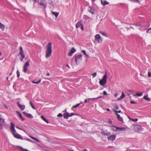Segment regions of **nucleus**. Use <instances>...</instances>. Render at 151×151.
<instances>
[{
  "label": "nucleus",
  "instance_id": "f257e3e1",
  "mask_svg": "<svg viewBox=\"0 0 151 151\" xmlns=\"http://www.w3.org/2000/svg\"><path fill=\"white\" fill-rule=\"evenodd\" d=\"M47 50L46 51L45 57L47 58H48L50 56L52 53V44L50 42L47 45Z\"/></svg>",
  "mask_w": 151,
  "mask_h": 151
},
{
  "label": "nucleus",
  "instance_id": "f03ea898",
  "mask_svg": "<svg viewBox=\"0 0 151 151\" xmlns=\"http://www.w3.org/2000/svg\"><path fill=\"white\" fill-rule=\"evenodd\" d=\"M11 129L12 131V133L15 138L22 140L24 139L22 138V137L16 132L15 128Z\"/></svg>",
  "mask_w": 151,
  "mask_h": 151
},
{
  "label": "nucleus",
  "instance_id": "7ed1b4c3",
  "mask_svg": "<svg viewBox=\"0 0 151 151\" xmlns=\"http://www.w3.org/2000/svg\"><path fill=\"white\" fill-rule=\"evenodd\" d=\"M106 72V71L105 74L103 78L100 80L99 81L100 84L101 86H104L106 83L107 81Z\"/></svg>",
  "mask_w": 151,
  "mask_h": 151
},
{
  "label": "nucleus",
  "instance_id": "20e7f679",
  "mask_svg": "<svg viewBox=\"0 0 151 151\" xmlns=\"http://www.w3.org/2000/svg\"><path fill=\"white\" fill-rule=\"evenodd\" d=\"M95 40L98 42L99 43L102 42V40L101 37L99 34L96 35L95 36Z\"/></svg>",
  "mask_w": 151,
  "mask_h": 151
},
{
  "label": "nucleus",
  "instance_id": "39448f33",
  "mask_svg": "<svg viewBox=\"0 0 151 151\" xmlns=\"http://www.w3.org/2000/svg\"><path fill=\"white\" fill-rule=\"evenodd\" d=\"M20 51L19 54L21 55V58L20 59V61H22L23 60V59L25 57V55H24V52L23 50L22 47H20Z\"/></svg>",
  "mask_w": 151,
  "mask_h": 151
},
{
  "label": "nucleus",
  "instance_id": "423d86ee",
  "mask_svg": "<svg viewBox=\"0 0 151 151\" xmlns=\"http://www.w3.org/2000/svg\"><path fill=\"white\" fill-rule=\"evenodd\" d=\"M44 1L45 0H38V2L41 6V8L42 9L45 8L46 7L44 2Z\"/></svg>",
  "mask_w": 151,
  "mask_h": 151
},
{
  "label": "nucleus",
  "instance_id": "0eeeda50",
  "mask_svg": "<svg viewBox=\"0 0 151 151\" xmlns=\"http://www.w3.org/2000/svg\"><path fill=\"white\" fill-rule=\"evenodd\" d=\"M29 60L26 62L23 67V71L24 72L26 73L27 71V68L29 65Z\"/></svg>",
  "mask_w": 151,
  "mask_h": 151
},
{
  "label": "nucleus",
  "instance_id": "6e6552de",
  "mask_svg": "<svg viewBox=\"0 0 151 151\" xmlns=\"http://www.w3.org/2000/svg\"><path fill=\"white\" fill-rule=\"evenodd\" d=\"M101 133L104 136H108L111 134L110 132H108L107 130H104L103 129L101 130Z\"/></svg>",
  "mask_w": 151,
  "mask_h": 151
},
{
  "label": "nucleus",
  "instance_id": "1a4fd4ad",
  "mask_svg": "<svg viewBox=\"0 0 151 151\" xmlns=\"http://www.w3.org/2000/svg\"><path fill=\"white\" fill-rule=\"evenodd\" d=\"M76 51V49L74 47H73L70 50L69 52L68 53V55L69 56H71Z\"/></svg>",
  "mask_w": 151,
  "mask_h": 151
},
{
  "label": "nucleus",
  "instance_id": "9d476101",
  "mask_svg": "<svg viewBox=\"0 0 151 151\" xmlns=\"http://www.w3.org/2000/svg\"><path fill=\"white\" fill-rule=\"evenodd\" d=\"M18 106H19L20 109L22 110H23L25 108V106L24 105H22L20 104L19 102L17 103Z\"/></svg>",
  "mask_w": 151,
  "mask_h": 151
},
{
  "label": "nucleus",
  "instance_id": "9b49d317",
  "mask_svg": "<svg viewBox=\"0 0 151 151\" xmlns=\"http://www.w3.org/2000/svg\"><path fill=\"white\" fill-rule=\"evenodd\" d=\"M102 98V96H99L97 98H89V99H86L85 100L84 102L85 103H87L88 100L89 101L90 100H91L92 101H94V100H95L96 99H99L100 98Z\"/></svg>",
  "mask_w": 151,
  "mask_h": 151
},
{
  "label": "nucleus",
  "instance_id": "f8f14e48",
  "mask_svg": "<svg viewBox=\"0 0 151 151\" xmlns=\"http://www.w3.org/2000/svg\"><path fill=\"white\" fill-rule=\"evenodd\" d=\"M116 135H111L108 137V140L113 141L115 139Z\"/></svg>",
  "mask_w": 151,
  "mask_h": 151
},
{
  "label": "nucleus",
  "instance_id": "ddd939ff",
  "mask_svg": "<svg viewBox=\"0 0 151 151\" xmlns=\"http://www.w3.org/2000/svg\"><path fill=\"white\" fill-rule=\"evenodd\" d=\"M82 55H78L76 58L75 61L76 63H77V62L78 60H82Z\"/></svg>",
  "mask_w": 151,
  "mask_h": 151
},
{
  "label": "nucleus",
  "instance_id": "4468645a",
  "mask_svg": "<svg viewBox=\"0 0 151 151\" xmlns=\"http://www.w3.org/2000/svg\"><path fill=\"white\" fill-rule=\"evenodd\" d=\"M101 4L103 6H105L106 5H108L109 4V2L106 1L105 0H101Z\"/></svg>",
  "mask_w": 151,
  "mask_h": 151
},
{
  "label": "nucleus",
  "instance_id": "2eb2a0df",
  "mask_svg": "<svg viewBox=\"0 0 151 151\" xmlns=\"http://www.w3.org/2000/svg\"><path fill=\"white\" fill-rule=\"evenodd\" d=\"M48 3L50 4V8H53L54 7V5L53 2L51 0H49Z\"/></svg>",
  "mask_w": 151,
  "mask_h": 151
},
{
  "label": "nucleus",
  "instance_id": "dca6fc26",
  "mask_svg": "<svg viewBox=\"0 0 151 151\" xmlns=\"http://www.w3.org/2000/svg\"><path fill=\"white\" fill-rule=\"evenodd\" d=\"M125 96V95L124 93V92H122V95L121 96H120V97L118 98L117 100V101H119V100H121L123 98H124Z\"/></svg>",
  "mask_w": 151,
  "mask_h": 151
},
{
  "label": "nucleus",
  "instance_id": "f3484780",
  "mask_svg": "<svg viewBox=\"0 0 151 151\" xmlns=\"http://www.w3.org/2000/svg\"><path fill=\"white\" fill-rule=\"evenodd\" d=\"M16 112L19 115L20 119H22V121L25 120V118L22 117L21 114L19 111H16Z\"/></svg>",
  "mask_w": 151,
  "mask_h": 151
},
{
  "label": "nucleus",
  "instance_id": "a211bd4d",
  "mask_svg": "<svg viewBox=\"0 0 151 151\" xmlns=\"http://www.w3.org/2000/svg\"><path fill=\"white\" fill-rule=\"evenodd\" d=\"M69 116V113L68 112L65 113L63 115V117L65 119H68Z\"/></svg>",
  "mask_w": 151,
  "mask_h": 151
},
{
  "label": "nucleus",
  "instance_id": "6ab92c4d",
  "mask_svg": "<svg viewBox=\"0 0 151 151\" xmlns=\"http://www.w3.org/2000/svg\"><path fill=\"white\" fill-rule=\"evenodd\" d=\"M141 128H142L140 126L137 127H135V129L136 131L138 132H140L142 130Z\"/></svg>",
  "mask_w": 151,
  "mask_h": 151
},
{
  "label": "nucleus",
  "instance_id": "aec40b11",
  "mask_svg": "<svg viewBox=\"0 0 151 151\" xmlns=\"http://www.w3.org/2000/svg\"><path fill=\"white\" fill-rule=\"evenodd\" d=\"M117 115L118 119L121 122H123V119L122 117L120 116L119 114H116Z\"/></svg>",
  "mask_w": 151,
  "mask_h": 151
},
{
  "label": "nucleus",
  "instance_id": "412c9836",
  "mask_svg": "<svg viewBox=\"0 0 151 151\" xmlns=\"http://www.w3.org/2000/svg\"><path fill=\"white\" fill-rule=\"evenodd\" d=\"M41 118L42 120H43L45 122L47 123L48 124L49 123L48 121L47 120V119H46L45 118L43 115H41Z\"/></svg>",
  "mask_w": 151,
  "mask_h": 151
},
{
  "label": "nucleus",
  "instance_id": "4be33fe9",
  "mask_svg": "<svg viewBox=\"0 0 151 151\" xmlns=\"http://www.w3.org/2000/svg\"><path fill=\"white\" fill-rule=\"evenodd\" d=\"M88 10L89 11L91 12L92 14H94V10L93 8H92L91 7H90V9H88Z\"/></svg>",
  "mask_w": 151,
  "mask_h": 151
},
{
  "label": "nucleus",
  "instance_id": "5701e85b",
  "mask_svg": "<svg viewBox=\"0 0 151 151\" xmlns=\"http://www.w3.org/2000/svg\"><path fill=\"white\" fill-rule=\"evenodd\" d=\"M82 24L81 23V22L77 23L76 25V28H79L81 25Z\"/></svg>",
  "mask_w": 151,
  "mask_h": 151
},
{
  "label": "nucleus",
  "instance_id": "b1692460",
  "mask_svg": "<svg viewBox=\"0 0 151 151\" xmlns=\"http://www.w3.org/2000/svg\"><path fill=\"white\" fill-rule=\"evenodd\" d=\"M119 130L120 131H125L126 130V128L125 127H118L117 128V130Z\"/></svg>",
  "mask_w": 151,
  "mask_h": 151
},
{
  "label": "nucleus",
  "instance_id": "393cba45",
  "mask_svg": "<svg viewBox=\"0 0 151 151\" xmlns=\"http://www.w3.org/2000/svg\"><path fill=\"white\" fill-rule=\"evenodd\" d=\"M0 27L1 29L3 31L4 29L5 26L4 25L0 22Z\"/></svg>",
  "mask_w": 151,
  "mask_h": 151
},
{
  "label": "nucleus",
  "instance_id": "a878e982",
  "mask_svg": "<svg viewBox=\"0 0 151 151\" xmlns=\"http://www.w3.org/2000/svg\"><path fill=\"white\" fill-rule=\"evenodd\" d=\"M52 14L54 15L56 17H57L59 15V13L54 12H52Z\"/></svg>",
  "mask_w": 151,
  "mask_h": 151
},
{
  "label": "nucleus",
  "instance_id": "bb28decb",
  "mask_svg": "<svg viewBox=\"0 0 151 151\" xmlns=\"http://www.w3.org/2000/svg\"><path fill=\"white\" fill-rule=\"evenodd\" d=\"M117 127L113 126L112 127V129L113 131H115L117 130Z\"/></svg>",
  "mask_w": 151,
  "mask_h": 151
},
{
  "label": "nucleus",
  "instance_id": "cd10ccee",
  "mask_svg": "<svg viewBox=\"0 0 151 151\" xmlns=\"http://www.w3.org/2000/svg\"><path fill=\"white\" fill-rule=\"evenodd\" d=\"M29 136L32 139H34V140H35L37 142H40L39 140L37 139V138H35V137H32V136Z\"/></svg>",
  "mask_w": 151,
  "mask_h": 151
},
{
  "label": "nucleus",
  "instance_id": "c85d7f7f",
  "mask_svg": "<svg viewBox=\"0 0 151 151\" xmlns=\"http://www.w3.org/2000/svg\"><path fill=\"white\" fill-rule=\"evenodd\" d=\"M16 128H18L20 130H21L22 131H23L25 133H26V134H27V132L25 131L24 130V129L23 128H20L18 126H16Z\"/></svg>",
  "mask_w": 151,
  "mask_h": 151
},
{
  "label": "nucleus",
  "instance_id": "c756f323",
  "mask_svg": "<svg viewBox=\"0 0 151 151\" xmlns=\"http://www.w3.org/2000/svg\"><path fill=\"white\" fill-rule=\"evenodd\" d=\"M143 98L146 100L148 101H150V99L149 98L147 97V95L144 96L143 97Z\"/></svg>",
  "mask_w": 151,
  "mask_h": 151
},
{
  "label": "nucleus",
  "instance_id": "7c9ffc66",
  "mask_svg": "<svg viewBox=\"0 0 151 151\" xmlns=\"http://www.w3.org/2000/svg\"><path fill=\"white\" fill-rule=\"evenodd\" d=\"M136 95L137 96H141L142 95V93H136Z\"/></svg>",
  "mask_w": 151,
  "mask_h": 151
},
{
  "label": "nucleus",
  "instance_id": "2f4dec72",
  "mask_svg": "<svg viewBox=\"0 0 151 151\" xmlns=\"http://www.w3.org/2000/svg\"><path fill=\"white\" fill-rule=\"evenodd\" d=\"M15 127V124L13 122H11V129L14 128Z\"/></svg>",
  "mask_w": 151,
  "mask_h": 151
},
{
  "label": "nucleus",
  "instance_id": "473e14b6",
  "mask_svg": "<svg viewBox=\"0 0 151 151\" xmlns=\"http://www.w3.org/2000/svg\"><path fill=\"white\" fill-rule=\"evenodd\" d=\"M100 33L101 34L103 35L104 36L106 37H107V36L105 32H102V31H100Z\"/></svg>",
  "mask_w": 151,
  "mask_h": 151
},
{
  "label": "nucleus",
  "instance_id": "72a5a7b5",
  "mask_svg": "<svg viewBox=\"0 0 151 151\" xmlns=\"http://www.w3.org/2000/svg\"><path fill=\"white\" fill-rule=\"evenodd\" d=\"M80 104H76V105H74V106H73L72 108V109L73 108H76L78 107L79 105H80Z\"/></svg>",
  "mask_w": 151,
  "mask_h": 151
},
{
  "label": "nucleus",
  "instance_id": "f704fd0d",
  "mask_svg": "<svg viewBox=\"0 0 151 151\" xmlns=\"http://www.w3.org/2000/svg\"><path fill=\"white\" fill-rule=\"evenodd\" d=\"M29 104H30V106H31L34 109H35V107L33 106L31 101H30V102H29Z\"/></svg>",
  "mask_w": 151,
  "mask_h": 151
},
{
  "label": "nucleus",
  "instance_id": "c9c22d12",
  "mask_svg": "<svg viewBox=\"0 0 151 151\" xmlns=\"http://www.w3.org/2000/svg\"><path fill=\"white\" fill-rule=\"evenodd\" d=\"M19 147L22 151H29L27 149H24L21 147Z\"/></svg>",
  "mask_w": 151,
  "mask_h": 151
},
{
  "label": "nucleus",
  "instance_id": "e433bc0d",
  "mask_svg": "<svg viewBox=\"0 0 151 151\" xmlns=\"http://www.w3.org/2000/svg\"><path fill=\"white\" fill-rule=\"evenodd\" d=\"M28 117H29L31 118H33V116H32V115L31 114H27V116Z\"/></svg>",
  "mask_w": 151,
  "mask_h": 151
},
{
  "label": "nucleus",
  "instance_id": "4c0bfd02",
  "mask_svg": "<svg viewBox=\"0 0 151 151\" xmlns=\"http://www.w3.org/2000/svg\"><path fill=\"white\" fill-rule=\"evenodd\" d=\"M41 80H40L38 82H35L34 81H32V83H33L38 84L41 82Z\"/></svg>",
  "mask_w": 151,
  "mask_h": 151
},
{
  "label": "nucleus",
  "instance_id": "58836bf2",
  "mask_svg": "<svg viewBox=\"0 0 151 151\" xmlns=\"http://www.w3.org/2000/svg\"><path fill=\"white\" fill-rule=\"evenodd\" d=\"M82 52L85 55H86L87 56V57H88L89 56V55H87L86 53V51L85 50H82Z\"/></svg>",
  "mask_w": 151,
  "mask_h": 151
},
{
  "label": "nucleus",
  "instance_id": "ea45409f",
  "mask_svg": "<svg viewBox=\"0 0 151 151\" xmlns=\"http://www.w3.org/2000/svg\"><path fill=\"white\" fill-rule=\"evenodd\" d=\"M74 115H79L74 114V113H71L70 114H69V116H73Z\"/></svg>",
  "mask_w": 151,
  "mask_h": 151
},
{
  "label": "nucleus",
  "instance_id": "a19ab883",
  "mask_svg": "<svg viewBox=\"0 0 151 151\" xmlns=\"http://www.w3.org/2000/svg\"><path fill=\"white\" fill-rule=\"evenodd\" d=\"M0 120L1 122H3V123L4 122H5L4 119H3L2 118V117L1 116V117Z\"/></svg>",
  "mask_w": 151,
  "mask_h": 151
},
{
  "label": "nucleus",
  "instance_id": "79ce46f5",
  "mask_svg": "<svg viewBox=\"0 0 151 151\" xmlns=\"http://www.w3.org/2000/svg\"><path fill=\"white\" fill-rule=\"evenodd\" d=\"M17 76L18 78H19V77L20 76V73L19 71L17 70Z\"/></svg>",
  "mask_w": 151,
  "mask_h": 151
},
{
  "label": "nucleus",
  "instance_id": "37998d69",
  "mask_svg": "<svg viewBox=\"0 0 151 151\" xmlns=\"http://www.w3.org/2000/svg\"><path fill=\"white\" fill-rule=\"evenodd\" d=\"M24 139L31 142H33V141L29 139Z\"/></svg>",
  "mask_w": 151,
  "mask_h": 151
},
{
  "label": "nucleus",
  "instance_id": "c03bdc74",
  "mask_svg": "<svg viewBox=\"0 0 151 151\" xmlns=\"http://www.w3.org/2000/svg\"><path fill=\"white\" fill-rule=\"evenodd\" d=\"M92 75L93 76V78L95 77L96 76V73L95 72V73H93L92 74Z\"/></svg>",
  "mask_w": 151,
  "mask_h": 151
},
{
  "label": "nucleus",
  "instance_id": "a18cd8bd",
  "mask_svg": "<svg viewBox=\"0 0 151 151\" xmlns=\"http://www.w3.org/2000/svg\"><path fill=\"white\" fill-rule=\"evenodd\" d=\"M63 115L61 113H59L58 114V115H57L58 117H61L63 116Z\"/></svg>",
  "mask_w": 151,
  "mask_h": 151
},
{
  "label": "nucleus",
  "instance_id": "49530a36",
  "mask_svg": "<svg viewBox=\"0 0 151 151\" xmlns=\"http://www.w3.org/2000/svg\"><path fill=\"white\" fill-rule=\"evenodd\" d=\"M149 32L150 33H151V27L148 29L146 32L148 33Z\"/></svg>",
  "mask_w": 151,
  "mask_h": 151
},
{
  "label": "nucleus",
  "instance_id": "de8ad7c7",
  "mask_svg": "<svg viewBox=\"0 0 151 151\" xmlns=\"http://www.w3.org/2000/svg\"><path fill=\"white\" fill-rule=\"evenodd\" d=\"M148 76L149 77H151V73L150 71L148 72Z\"/></svg>",
  "mask_w": 151,
  "mask_h": 151
},
{
  "label": "nucleus",
  "instance_id": "09e8293b",
  "mask_svg": "<svg viewBox=\"0 0 151 151\" xmlns=\"http://www.w3.org/2000/svg\"><path fill=\"white\" fill-rule=\"evenodd\" d=\"M114 108L116 110L119 109V107L117 105H115L114 106Z\"/></svg>",
  "mask_w": 151,
  "mask_h": 151
},
{
  "label": "nucleus",
  "instance_id": "8fccbe9b",
  "mask_svg": "<svg viewBox=\"0 0 151 151\" xmlns=\"http://www.w3.org/2000/svg\"><path fill=\"white\" fill-rule=\"evenodd\" d=\"M114 111L116 113V114H117L118 113H120L121 112V111L120 110H119L118 111H116V110H114Z\"/></svg>",
  "mask_w": 151,
  "mask_h": 151
},
{
  "label": "nucleus",
  "instance_id": "3c124183",
  "mask_svg": "<svg viewBox=\"0 0 151 151\" xmlns=\"http://www.w3.org/2000/svg\"><path fill=\"white\" fill-rule=\"evenodd\" d=\"M103 94L104 95H107V93L105 91H104L103 93Z\"/></svg>",
  "mask_w": 151,
  "mask_h": 151
},
{
  "label": "nucleus",
  "instance_id": "603ef678",
  "mask_svg": "<svg viewBox=\"0 0 151 151\" xmlns=\"http://www.w3.org/2000/svg\"><path fill=\"white\" fill-rule=\"evenodd\" d=\"M23 113L26 116H27V114H28V113L26 112L25 111L23 112Z\"/></svg>",
  "mask_w": 151,
  "mask_h": 151
},
{
  "label": "nucleus",
  "instance_id": "864d4df0",
  "mask_svg": "<svg viewBox=\"0 0 151 151\" xmlns=\"http://www.w3.org/2000/svg\"><path fill=\"white\" fill-rule=\"evenodd\" d=\"M32 0L34 2L33 6H34V7H35V3H36L37 0Z\"/></svg>",
  "mask_w": 151,
  "mask_h": 151
},
{
  "label": "nucleus",
  "instance_id": "5fc2aeb1",
  "mask_svg": "<svg viewBox=\"0 0 151 151\" xmlns=\"http://www.w3.org/2000/svg\"><path fill=\"white\" fill-rule=\"evenodd\" d=\"M80 27H81V29L82 30H83V29H84V28H83V25L82 24H81V26Z\"/></svg>",
  "mask_w": 151,
  "mask_h": 151
},
{
  "label": "nucleus",
  "instance_id": "6e6d98bb",
  "mask_svg": "<svg viewBox=\"0 0 151 151\" xmlns=\"http://www.w3.org/2000/svg\"><path fill=\"white\" fill-rule=\"evenodd\" d=\"M130 103L131 104H136V102H135L134 101H130Z\"/></svg>",
  "mask_w": 151,
  "mask_h": 151
},
{
  "label": "nucleus",
  "instance_id": "4d7b16f0",
  "mask_svg": "<svg viewBox=\"0 0 151 151\" xmlns=\"http://www.w3.org/2000/svg\"><path fill=\"white\" fill-rule=\"evenodd\" d=\"M108 122L109 123H112V121H111V120L110 119H108Z\"/></svg>",
  "mask_w": 151,
  "mask_h": 151
},
{
  "label": "nucleus",
  "instance_id": "13d9d810",
  "mask_svg": "<svg viewBox=\"0 0 151 151\" xmlns=\"http://www.w3.org/2000/svg\"><path fill=\"white\" fill-rule=\"evenodd\" d=\"M2 128V125L1 123L0 122V129Z\"/></svg>",
  "mask_w": 151,
  "mask_h": 151
},
{
  "label": "nucleus",
  "instance_id": "bf43d9fd",
  "mask_svg": "<svg viewBox=\"0 0 151 151\" xmlns=\"http://www.w3.org/2000/svg\"><path fill=\"white\" fill-rule=\"evenodd\" d=\"M117 95H118V94L117 93H116L114 94V96L115 97H116L117 96Z\"/></svg>",
  "mask_w": 151,
  "mask_h": 151
},
{
  "label": "nucleus",
  "instance_id": "052dcab7",
  "mask_svg": "<svg viewBox=\"0 0 151 151\" xmlns=\"http://www.w3.org/2000/svg\"><path fill=\"white\" fill-rule=\"evenodd\" d=\"M2 53H1V52L0 51V56H1V55H2ZM2 59H0V60H2Z\"/></svg>",
  "mask_w": 151,
  "mask_h": 151
},
{
  "label": "nucleus",
  "instance_id": "680f3d73",
  "mask_svg": "<svg viewBox=\"0 0 151 151\" xmlns=\"http://www.w3.org/2000/svg\"><path fill=\"white\" fill-rule=\"evenodd\" d=\"M137 120H138V119H137H137H134V121H137Z\"/></svg>",
  "mask_w": 151,
  "mask_h": 151
},
{
  "label": "nucleus",
  "instance_id": "e2e57ef3",
  "mask_svg": "<svg viewBox=\"0 0 151 151\" xmlns=\"http://www.w3.org/2000/svg\"><path fill=\"white\" fill-rule=\"evenodd\" d=\"M82 151H88V150H87V149H84V150H82Z\"/></svg>",
  "mask_w": 151,
  "mask_h": 151
},
{
  "label": "nucleus",
  "instance_id": "0e129e2a",
  "mask_svg": "<svg viewBox=\"0 0 151 151\" xmlns=\"http://www.w3.org/2000/svg\"><path fill=\"white\" fill-rule=\"evenodd\" d=\"M106 110L108 111H109L110 110V109H109V108L106 109Z\"/></svg>",
  "mask_w": 151,
  "mask_h": 151
},
{
  "label": "nucleus",
  "instance_id": "69168bd1",
  "mask_svg": "<svg viewBox=\"0 0 151 151\" xmlns=\"http://www.w3.org/2000/svg\"><path fill=\"white\" fill-rule=\"evenodd\" d=\"M140 75L141 76H144V75H143L142 74V73H140Z\"/></svg>",
  "mask_w": 151,
  "mask_h": 151
},
{
  "label": "nucleus",
  "instance_id": "338daca9",
  "mask_svg": "<svg viewBox=\"0 0 151 151\" xmlns=\"http://www.w3.org/2000/svg\"><path fill=\"white\" fill-rule=\"evenodd\" d=\"M46 75H47V76H49L50 75V74L48 73Z\"/></svg>",
  "mask_w": 151,
  "mask_h": 151
},
{
  "label": "nucleus",
  "instance_id": "774afa93",
  "mask_svg": "<svg viewBox=\"0 0 151 151\" xmlns=\"http://www.w3.org/2000/svg\"><path fill=\"white\" fill-rule=\"evenodd\" d=\"M66 66L69 68H70V67L69 66V65L68 64H67Z\"/></svg>",
  "mask_w": 151,
  "mask_h": 151
}]
</instances>
